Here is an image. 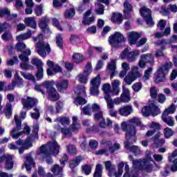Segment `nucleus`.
<instances>
[{"instance_id": "obj_1", "label": "nucleus", "mask_w": 177, "mask_h": 177, "mask_svg": "<svg viewBox=\"0 0 177 177\" xmlns=\"http://www.w3.org/2000/svg\"><path fill=\"white\" fill-rule=\"evenodd\" d=\"M59 150H60V145H57V142L53 140L46 145H41L37 157L39 160H44L49 156H57Z\"/></svg>"}, {"instance_id": "obj_2", "label": "nucleus", "mask_w": 177, "mask_h": 177, "mask_svg": "<svg viewBox=\"0 0 177 177\" xmlns=\"http://www.w3.org/2000/svg\"><path fill=\"white\" fill-rule=\"evenodd\" d=\"M140 120L138 118H133L130 119L128 121V123L127 122H123L122 123L121 128L123 131H126V138L127 140L133 139L134 142H136V138L135 137V135H136V129L133 126L130 127L129 128V125H140Z\"/></svg>"}, {"instance_id": "obj_3", "label": "nucleus", "mask_w": 177, "mask_h": 177, "mask_svg": "<svg viewBox=\"0 0 177 177\" xmlns=\"http://www.w3.org/2000/svg\"><path fill=\"white\" fill-rule=\"evenodd\" d=\"M46 89L48 97L50 100L53 102H56V100H59V93L56 91V88L52 86L50 82H44L41 85L36 84L35 86V90L37 91V92H41L42 95H45V91L44 89Z\"/></svg>"}, {"instance_id": "obj_4", "label": "nucleus", "mask_w": 177, "mask_h": 177, "mask_svg": "<svg viewBox=\"0 0 177 177\" xmlns=\"http://www.w3.org/2000/svg\"><path fill=\"white\" fill-rule=\"evenodd\" d=\"M151 162H153V159H151V152L147 151L146 159L143 160L141 159L133 160V167H134V168H139L143 171H147V172H151V169H153V165L150 163Z\"/></svg>"}, {"instance_id": "obj_5", "label": "nucleus", "mask_w": 177, "mask_h": 177, "mask_svg": "<svg viewBox=\"0 0 177 177\" xmlns=\"http://www.w3.org/2000/svg\"><path fill=\"white\" fill-rule=\"evenodd\" d=\"M42 35H39L37 37H34L32 39L35 42L38 41L36 44V50L38 55L42 57H46V52L50 53V46H49V44L42 41Z\"/></svg>"}, {"instance_id": "obj_6", "label": "nucleus", "mask_w": 177, "mask_h": 177, "mask_svg": "<svg viewBox=\"0 0 177 177\" xmlns=\"http://www.w3.org/2000/svg\"><path fill=\"white\" fill-rule=\"evenodd\" d=\"M172 67V62H167L164 66L159 68L154 74L153 80L156 84L165 81V74Z\"/></svg>"}, {"instance_id": "obj_7", "label": "nucleus", "mask_w": 177, "mask_h": 177, "mask_svg": "<svg viewBox=\"0 0 177 177\" xmlns=\"http://www.w3.org/2000/svg\"><path fill=\"white\" fill-rule=\"evenodd\" d=\"M82 111L85 115H92L93 113H95L94 115L95 120L102 118V115L103 114V112L100 111V106L97 104H93L91 106L90 104H88L82 109Z\"/></svg>"}, {"instance_id": "obj_8", "label": "nucleus", "mask_w": 177, "mask_h": 177, "mask_svg": "<svg viewBox=\"0 0 177 177\" xmlns=\"http://www.w3.org/2000/svg\"><path fill=\"white\" fill-rule=\"evenodd\" d=\"M15 120L17 125V129H14L11 132L10 135L12 138V139H18L19 136H21L23 133H30V127L25 126L24 131L17 132V131H20L21 127V121L19 120V116L15 115Z\"/></svg>"}, {"instance_id": "obj_9", "label": "nucleus", "mask_w": 177, "mask_h": 177, "mask_svg": "<svg viewBox=\"0 0 177 177\" xmlns=\"http://www.w3.org/2000/svg\"><path fill=\"white\" fill-rule=\"evenodd\" d=\"M75 93L77 95V97L75 100V104L78 106L80 104H86L87 101L82 96H86V91L85 90V86H77L75 88Z\"/></svg>"}, {"instance_id": "obj_10", "label": "nucleus", "mask_w": 177, "mask_h": 177, "mask_svg": "<svg viewBox=\"0 0 177 177\" xmlns=\"http://www.w3.org/2000/svg\"><path fill=\"white\" fill-rule=\"evenodd\" d=\"M102 80L100 79V75H97L95 77H93L90 81V93L93 96H97L99 95V88Z\"/></svg>"}, {"instance_id": "obj_11", "label": "nucleus", "mask_w": 177, "mask_h": 177, "mask_svg": "<svg viewBox=\"0 0 177 177\" xmlns=\"http://www.w3.org/2000/svg\"><path fill=\"white\" fill-rule=\"evenodd\" d=\"M109 42L113 48H117L121 42H125V37L120 32H115L109 37Z\"/></svg>"}, {"instance_id": "obj_12", "label": "nucleus", "mask_w": 177, "mask_h": 177, "mask_svg": "<svg viewBox=\"0 0 177 177\" xmlns=\"http://www.w3.org/2000/svg\"><path fill=\"white\" fill-rule=\"evenodd\" d=\"M141 113L144 117H148L151 114L152 115H158L161 111L160 109L157 107L155 104H152L149 106H144L142 110Z\"/></svg>"}, {"instance_id": "obj_13", "label": "nucleus", "mask_w": 177, "mask_h": 177, "mask_svg": "<svg viewBox=\"0 0 177 177\" xmlns=\"http://www.w3.org/2000/svg\"><path fill=\"white\" fill-rule=\"evenodd\" d=\"M31 55V50L27 49L26 51H23L22 54L19 55V59L22 61L20 64V67L22 70H28L30 68V65H28V56Z\"/></svg>"}, {"instance_id": "obj_14", "label": "nucleus", "mask_w": 177, "mask_h": 177, "mask_svg": "<svg viewBox=\"0 0 177 177\" xmlns=\"http://www.w3.org/2000/svg\"><path fill=\"white\" fill-rule=\"evenodd\" d=\"M140 13L141 16L146 20L147 24L151 26L154 25V21L153 18H151V11L150 9L147 8L146 6H144L140 9Z\"/></svg>"}, {"instance_id": "obj_15", "label": "nucleus", "mask_w": 177, "mask_h": 177, "mask_svg": "<svg viewBox=\"0 0 177 177\" xmlns=\"http://www.w3.org/2000/svg\"><path fill=\"white\" fill-rule=\"evenodd\" d=\"M32 64H35L37 67V73L36 77L37 80H42L44 78V68H42V61L41 59L34 57L32 59Z\"/></svg>"}, {"instance_id": "obj_16", "label": "nucleus", "mask_w": 177, "mask_h": 177, "mask_svg": "<svg viewBox=\"0 0 177 177\" xmlns=\"http://www.w3.org/2000/svg\"><path fill=\"white\" fill-rule=\"evenodd\" d=\"M47 66H48V68L47 69L48 75H55V74L57 73H61L62 67L58 64H54L53 62L50 60L47 61Z\"/></svg>"}, {"instance_id": "obj_17", "label": "nucleus", "mask_w": 177, "mask_h": 177, "mask_svg": "<svg viewBox=\"0 0 177 177\" xmlns=\"http://www.w3.org/2000/svg\"><path fill=\"white\" fill-rule=\"evenodd\" d=\"M124 18L132 19L133 17V7L128 1L124 2Z\"/></svg>"}, {"instance_id": "obj_18", "label": "nucleus", "mask_w": 177, "mask_h": 177, "mask_svg": "<svg viewBox=\"0 0 177 177\" xmlns=\"http://www.w3.org/2000/svg\"><path fill=\"white\" fill-rule=\"evenodd\" d=\"M22 104L25 109H31L32 107H34L37 103H38V100L34 97H27L26 98H22L21 100Z\"/></svg>"}, {"instance_id": "obj_19", "label": "nucleus", "mask_w": 177, "mask_h": 177, "mask_svg": "<svg viewBox=\"0 0 177 177\" xmlns=\"http://www.w3.org/2000/svg\"><path fill=\"white\" fill-rule=\"evenodd\" d=\"M154 57L151 54L142 55L138 63L139 67L141 68H145L146 67V63H149L153 62Z\"/></svg>"}, {"instance_id": "obj_20", "label": "nucleus", "mask_w": 177, "mask_h": 177, "mask_svg": "<svg viewBox=\"0 0 177 177\" xmlns=\"http://www.w3.org/2000/svg\"><path fill=\"white\" fill-rule=\"evenodd\" d=\"M16 143L17 146L21 147L19 149V154H23V153H24V150H28V149H30V147H32V145L31 144V141L30 140H28L24 142H23V140L19 139L17 141H16Z\"/></svg>"}, {"instance_id": "obj_21", "label": "nucleus", "mask_w": 177, "mask_h": 177, "mask_svg": "<svg viewBox=\"0 0 177 177\" xmlns=\"http://www.w3.org/2000/svg\"><path fill=\"white\" fill-rule=\"evenodd\" d=\"M130 45H135L142 35L138 32L132 31L127 33Z\"/></svg>"}, {"instance_id": "obj_22", "label": "nucleus", "mask_w": 177, "mask_h": 177, "mask_svg": "<svg viewBox=\"0 0 177 177\" xmlns=\"http://www.w3.org/2000/svg\"><path fill=\"white\" fill-rule=\"evenodd\" d=\"M132 113H133V108L131 105L123 106L119 109V113L123 117H128V115H131Z\"/></svg>"}, {"instance_id": "obj_23", "label": "nucleus", "mask_w": 177, "mask_h": 177, "mask_svg": "<svg viewBox=\"0 0 177 177\" xmlns=\"http://www.w3.org/2000/svg\"><path fill=\"white\" fill-rule=\"evenodd\" d=\"M13 156L12 155L3 156L0 157V162H3L6 160V169H12L13 168Z\"/></svg>"}, {"instance_id": "obj_24", "label": "nucleus", "mask_w": 177, "mask_h": 177, "mask_svg": "<svg viewBox=\"0 0 177 177\" xmlns=\"http://www.w3.org/2000/svg\"><path fill=\"white\" fill-rule=\"evenodd\" d=\"M108 175L110 177L115 176V166L111 163V161L107 160L104 162Z\"/></svg>"}, {"instance_id": "obj_25", "label": "nucleus", "mask_w": 177, "mask_h": 177, "mask_svg": "<svg viewBox=\"0 0 177 177\" xmlns=\"http://www.w3.org/2000/svg\"><path fill=\"white\" fill-rule=\"evenodd\" d=\"M91 13H92V9L88 10L87 11H86L84 12V19L82 21L83 24L89 26V24H91V23H93V21H95V17L92 16V17H89V16H91Z\"/></svg>"}, {"instance_id": "obj_26", "label": "nucleus", "mask_w": 177, "mask_h": 177, "mask_svg": "<svg viewBox=\"0 0 177 177\" xmlns=\"http://www.w3.org/2000/svg\"><path fill=\"white\" fill-rule=\"evenodd\" d=\"M122 103H128L131 101V92L125 86L122 87V93L120 95Z\"/></svg>"}, {"instance_id": "obj_27", "label": "nucleus", "mask_w": 177, "mask_h": 177, "mask_svg": "<svg viewBox=\"0 0 177 177\" xmlns=\"http://www.w3.org/2000/svg\"><path fill=\"white\" fill-rule=\"evenodd\" d=\"M48 19H43L41 20L39 23V27L40 28L42 29V31L44 32V36L46 37H50V30H49V27L48 26Z\"/></svg>"}, {"instance_id": "obj_28", "label": "nucleus", "mask_w": 177, "mask_h": 177, "mask_svg": "<svg viewBox=\"0 0 177 177\" xmlns=\"http://www.w3.org/2000/svg\"><path fill=\"white\" fill-rule=\"evenodd\" d=\"M120 85H121V82L118 80H115L111 82L112 86V95H115V96H118L120 95Z\"/></svg>"}, {"instance_id": "obj_29", "label": "nucleus", "mask_w": 177, "mask_h": 177, "mask_svg": "<svg viewBox=\"0 0 177 177\" xmlns=\"http://www.w3.org/2000/svg\"><path fill=\"white\" fill-rule=\"evenodd\" d=\"M0 17H6L8 20H12V19H16V17H17V15H10V11H9L8 8H4L0 10Z\"/></svg>"}, {"instance_id": "obj_30", "label": "nucleus", "mask_w": 177, "mask_h": 177, "mask_svg": "<svg viewBox=\"0 0 177 177\" xmlns=\"http://www.w3.org/2000/svg\"><path fill=\"white\" fill-rule=\"evenodd\" d=\"M34 160H32V158H31V155L28 154L26 155L25 164L22 168H24L25 167L26 171H31V168L34 166Z\"/></svg>"}, {"instance_id": "obj_31", "label": "nucleus", "mask_w": 177, "mask_h": 177, "mask_svg": "<svg viewBox=\"0 0 177 177\" xmlns=\"http://www.w3.org/2000/svg\"><path fill=\"white\" fill-rule=\"evenodd\" d=\"M124 147L125 149H127V150H129L130 151H132L133 153H134L136 156H138V154H140V148L135 145L129 147V141L128 140L124 142Z\"/></svg>"}, {"instance_id": "obj_32", "label": "nucleus", "mask_w": 177, "mask_h": 177, "mask_svg": "<svg viewBox=\"0 0 177 177\" xmlns=\"http://www.w3.org/2000/svg\"><path fill=\"white\" fill-rule=\"evenodd\" d=\"M96 120L100 121V127H101V128H107V127H111V125H113V121H111V120H110L109 118H106V120L103 118V114L102 115L101 118Z\"/></svg>"}, {"instance_id": "obj_33", "label": "nucleus", "mask_w": 177, "mask_h": 177, "mask_svg": "<svg viewBox=\"0 0 177 177\" xmlns=\"http://www.w3.org/2000/svg\"><path fill=\"white\" fill-rule=\"evenodd\" d=\"M167 111H164L162 115V120L165 122L169 127H174L175 125V122H174V118L171 116L167 117Z\"/></svg>"}, {"instance_id": "obj_34", "label": "nucleus", "mask_w": 177, "mask_h": 177, "mask_svg": "<svg viewBox=\"0 0 177 177\" xmlns=\"http://www.w3.org/2000/svg\"><path fill=\"white\" fill-rule=\"evenodd\" d=\"M112 23H115V24H121L122 23V15L120 13L113 12L112 15V17L111 19Z\"/></svg>"}, {"instance_id": "obj_35", "label": "nucleus", "mask_w": 177, "mask_h": 177, "mask_svg": "<svg viewBox=\"0 0 177 177\" xmlns=\"http://www.w3.org/2000/svg\"><path fill=\"white\" fill-rule=\"evenodd\" d=\"M115 68H117L115 61L111 60L107 66V69L111 72V80L114 77V73H115Z\"/></svg>"}, {"instance_id": "obj_36", "label": "nucleus", "mask_w": 177, "mask_h": 177, "mask_svg": "<svg viewBox=\"0 0 177 177\" xmlns=\"http://www.w3.org/2000/svg\"><path fill=\"white\" fill-rule=\"evenodd\" d=\"M73 124L71 126V129L72 132H78L81 129V124H78L77 121H78V118L75 116H73Z\"/></svg>"}, {"instance_id": "obj_37", "label": "nucleus", "mask_w": 177, "mask_h": 177, "mask_svg": "<svg viewBox=\"0 0 177 177\" xmlns=\"http://www.w3.org/2000/svg\"><path fill=\"white\" fill-rule=\"evenodd\" d=\"M24 23L28 26V27H31V28H37V23L35 22V18L34 17H27L24 19Z\"/></svg>"}, {"instance_id": "obj_38", "label": "nucleus", "mask_w": 177, "mask_h": 177, "mask_svg": "<svg viewBox=\"0 0 177 177\" xmlns=\"http://www.w3.org/2000/svg\"><path fill=\"white\" fill-rule=\"evenodd\" d=\"M83 160H84V158H82V156H77L75 159L70 162V164H69L70 168L71 169H74V168H75V167L79 165L80 162H81V161H82Z\"/></svg>"}, {"instance_id": "obj_39", "label": "nucleus", "mask_w": 177, "mask_h": 177, "mask_svg": "<svg viewBox=\"0 0 177 177\" xmlns=\"http://www.w3.org/2000/svg\"><path fill=\"white\" fill-rule=\"evenodd\" d=\"M104 99L107 103V107L109 110H113L114 109V100L111 99V97H110V95H105Z\"/></svg>"}, {"instance_id": "obj_40", "label": "nucleus", "mask_w": 177, "mask_h": 177, "mask_svg": "<svg viewBox=\"0 0 177 177\" xmlns=\"http://www.w3.org/2000/svg\"><path fill=\"white\" fill-rule=\"evenodd\" d=\"M140 51L136 50L134 51L129 52V55L127 57L128 60L130 62H135L136 59V56H139Z\"/></svg>"}, {"instance_id": "obj_41", "label": "nucleus", "mask_w": 177, "mask_h": 177, "mask_svg": "<svg viewBox=\"0 0 177 177\" xmlns=\"http://www.w3.org/2000/svg\"><path fill=\"white\" fill-rule=\"evenodd\" d=\"M135 80H136L135 75L132 73H129L124 78V82H126L127 85H131Z\"/></svg>"}, {"instance_id": "obj_42", "label": "nucleus", "mask_w": 177, "mask_h": 177, "mask_svg": "<svg viewBox=\"0 0 177 177\" xmlns=\"http://www.w3.org/2000/svg\"><path fill=\"white\" fill-rule=\"evenodd\" d=\"M68 87V81L62 80L57 84V88L60 91H63V89H67Z\"/></svg>"}, {"instance_id": "obj_43", "label": "nucleus", "mask_w": 177, "mask_h": 177, "mask_svg": "<svg viewBox=\"0 0 177 177\" xmlns=\"http://www.w3.org/2000/svg\"><path fill=\"white\" fill-rule=\"evenodd\" d=\"M73 62L74 63H82L84 60V56L80 53H75L72 57Z\"/></svg>"}, {"instance_id": "obj_44", "label": "nucleus", "mask_w": 177, "mask_h": 177, "mask_svg": "<svg viewBox=\"0 0 177 177\" xmlns=\"http://www.w3.org/2000/svg\"><path fill=\"white\" fill-rule=\"evenodd\" d=\"M102 172L103 167L102 165H97L93 174V177H102Z\"/></svg>"}, {"instance_id": "obj_45", "label": "nucleus", "mask_w": 177, "mask_h": 177, "mask_svg": "<svg viewBox=\"0 0 177 177\" xmlns=\"http://www.w3.org/2000/svg\"><path fill=\"white\" fill-rule=\"evenodd\" d=\"M86 6H89V0H83V2L78 7V11L82 13L86 9Z\"/></svg>"}, {"instance_id": "obj_46", "label": "nucleus", "mask_w": 177, "mask_h": 177, "mask_svg": "<svg viewBox=\"0 0 177 177\" xmlns=\"http://www.w3.org/2000/svg\"><path fill=\"white\" fill-rule=\"evenodd\" d=\"M96 9L95 10V12L96 15H104V6L100 3H97L95 5Z\"/></svg>"}, {"instance_id": "obj_47", "label": "nucleus", "mask_w": 177, "mask_h": 177, "mask_svg": "<svg viewBox=\"0 0 177 177\" xmlns=\"http://www.w3.org/2000/svg\"><path fill=\"white\" fill-rule=\"evenodd\" d=\"M4 113L7 118H10V116L12 115V104H6V108L4 109Z\"/></svg>"}, {"instance_id": "obj_48", "label": "nucleus", "mask_w": 177, "mask_h": 177, "mask_svg": "<svg viewBox=\"0 0 177 177\" xmlns=\"http://www.w3.org/2000/svg\"><path fill=\"white\" fill-rule=\"evenodd\" d=\"M124 165L125 164L124 162H121L118 165V173L115 172V177H121V175H122V169Z\"/></svg>"}, {"instance_id": "obj_49", "label": "nucleus", "mask_w": 177, "mask_h": 177, "mask_svg": "<svg viewBox=\"0 0 177 177\" xmlns=\"http://www.w3.org/2000/svg\"><path fill=\"white\" fill-rule=\"evenodd\" d=\"M55 122H60L62 125H68L70 124V119L68 118H58Z\"/></svg>"}, {"instance_id": "obj_50", "label": "nucleus", "mask_w": 177, "mask_h": 177, "mask_svg": "<svg viewBox=\"0 0 177 177\" xmlns=\"http://www.w3.org/2000/svg\"><path fill=\"white\" fill-rule=\"evenodd\" d=\"M75 15V10H74V8H71L69 10H67L65 12L66 19H73V17H74Z\"/></svg>"}, {"instance_id": "obj_51", "label": "nucleus", "mask_w": 177, "mask_h": 177, "mask_svg": "<svg viewBox=\"0 0 177 177\" xmlns=\"http://www.w3.org/2000/svg\"><path fill=\"white\" fill-rule=\"evenodd\" d=\"M77 80L82 84H86L88 82V75L80 74L77 77Z\"/></svg>"}, {"instance_id": "obj_52", "label": "nucleus", "mask_w": 177, "mask_h": 177, "mask_svg": "<svg viewBox=\"0 0 177 177\" xmlns=\"http://www.w3.org/2000/svg\"><path fill=\"white\" fill-rule=\"evenodd\" d=\"M51 171L55 174V175H59V174H62L63 169L58 165H55L51 169Z\"/></svg>"}, {"instance_id": "obj_53", "label": "nucleus", "mask_w": 177, "mask_h": 177, "mask_svg": "<svg viewBox=\"0 0 177 177\" xmlns=\"http://www.w3.org/2000/svg\"><path fill=\"white\" fill-rule=\"evenodd\" d=\"M6 30H10V24H8V22L0 24V34L3 31H6Z\"/></svg>"}, {"instance_id": "obj_54", "label": "nucleus", "mask_w": 177, "mask_h": 177, "mask_svg": "<svg viewBox=\"0 0 177 177\" xmlns=\"http://www.w3.org/2000/svg\"><path fill=\"white\" fill-rule=\"evenodd\" d=\"M151 73H153V68H149L147 70H146L145 71L143 80H145V81H147V80L150 78V75H151Z\"/></svg>"}, {"instance_id": "obj_55", "label": "nucleus", "mask_w": 177, "mask_h": 177, "mask_svg": "<svg viewBox=\"0 0 177 177\" xmlns=\"http://www.w3.org/2000/svg\"><path fill=\"white\" fill-rule=\"evenodd\" d=\"M82 171L85 175H89L92 172V166L88 165H85L82 166Z\"/></svg>"}, {"instance_id": "obj_56", "label": "nucleus", "mask_w": 177, "mask_h": 177, "mask_svg": "<svg viewBox=\"0 0 177 177\" xmlns=\"http://www.w3.org/2000/svg\"><path fill=\"white\" fill-rule=\"evenodd\" d=\"M56 44L59 48H63V37L62 35H57Z\"/></svg>"}, {"instance_id": "obj_57", "label": "nucleus", "mask_w": 177, "mask_h": 177, "mask_svg": "<svg viewBox=\"0 0 177 177\" xmlns=\"http://www.w3.org/2000/svg\"><path fill=\"white\" fill-rule=\"evenodd\" d=\"M110 88H111V86L109 83L104 84L103 85L102 91L104 92L105 95H109V93H111V92H112L111 91H110Z\"/></svg>"}, {"instance_id": "obj_58", "label": "nucleus", "mask_w": 177, "mask_h": 177, "mask_svg": "<svg viewBox=\"0 0 177 177\" xmlns=\"http://www.w3.org/2000/svg\"><path fill=\"white\" fill-rule=\"evenodd\" d=\"M26 44L23 42H19L15 45V49L17 52H21L23 49H26Z\"/></svg>"}, {"instance_id": "obj_59", "label": "nucleus", "mask_w": 177, "mask_h": 177, "mask_svg": "<svg viewBox=\"0 0 177 177\" xmlns=\"http://www.w3.org/2000/svg\"><path fill=\"white\" fill-rule=\"evenodd\" d=\"M1 38L3 41H10L12 39V34L9 32H5L2 36Z\"/></svg>"}, {"instance_id": "obj_60", "label": "nucleus", "mask_w": 177, "mask_h": 177, "mask_svg": "<svg viewBox=\"0 0 177 177\" xmlns=\"http://www.w3.org/2000/svg\"><path fill=\"white\" fill-rule=\"evenodd\" d=\"M91 73H92V64L88 62L87 63L84 68V74H86V75H89Z\"/></svg>"}, {"instance_id": "obj_61", "label": "nucleus", "mask_w": 177, "mask_h": 177, "mask_svg": "<svg viewBox=\"0 0 177 177\" xmlns=\"http://www.w3.org/2000/svg\"><path fill=\"white\" fill-rule=\"evenodd\" d=\"M164 133H165V138L168 139L169 138H171L172 135H174V131H172V129L169 128H166L165 129Z\"/></svg>"}, {"instance_id": "obj_62", "label": "nucleus", "mask_w": 177, "mask_h": 177, "mask_svg": "<svg viewBox=\"0 0 177 177\" xmlns=\"http://www.w3.org/2000/svg\"><path fill=\"white\" fill-rule=\"evenodd\" d=\"M132 89L134 92H139L142 89V83L137 82L132 86Z\"/></svg>"}, {"instance_id": "obj_63", "label": "nucleus", "mask_w": 177, "mask_h": 177, "mask_svg": "<svg viewBox=\"0 0 177 177\" xmlns=\"http://www.w3.org/2000/svg\"><path fill=\"white\" fill-rule=\"evenodd\" d=\"M158 90L156 87H151L150 89L151 97L152 99H156L157 97V93Z\"/></svg>"}, {"instance_id": "obj_64", "label": "nucleus", "mask_w": 177, "mask_h": 177, "mask_svg": "<svg viewBox=\"0 0 177 177\" xmlns=\"http://www.w3.org/2000/svg\"><path fill=\"white\" fill-rule=\"evenodd\" d=\"M124 170L126 173L124 174L123 177H137L136 176H132L129 174V165L128 163H125Z\"/></svg>"}]
</instances>
